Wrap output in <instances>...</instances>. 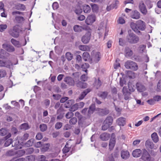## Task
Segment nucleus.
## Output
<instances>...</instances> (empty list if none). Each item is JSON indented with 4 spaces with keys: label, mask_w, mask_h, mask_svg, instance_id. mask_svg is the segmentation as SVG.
Wrapping results in <instances>:
<instances>
[{
    "label": "nucleus",
    "mask_w": 161,
    "mask_h": 161,
    "mask_svg": "<svg viewBox=\"0 0 161 161\" xmlns=\"http://www.w3.org/2000/svg\"><path fill=\"white\" fill-rule=\"evenodd\" d=\"M64 81L70 86H74L75 85V81L71 77L67 76L64 79Z\"/></svg>",
    "instance_id": "f8f14e48"
},
{
    "label": "nucleus",
    "mask_w": 161,
    "mask_h": 161,
    "mask_svg": "<svg viewBox=\"0 0 161 161\" xmlns=\"http://www.w3.org/2000/svg\"><path fill=\"white\" fill-rule=\"evenodd\" d=\"M82 56L83 59L85 61H86L89 58L90 55L89 53L87 52H84Z\"/></svg>",
    "instance_id": "58836bf2"
},
{
    "label": "nucleus",
    "mask_w": 161,
    "mask_h": 161,
    "mask_svg": "<svg viewBox=\"0 0 161 161\" xmlns=\"http://www.w3.org/2000/svg\"><path fill=\"white\" fill-rule=\"evenodd\" d=\"M121 156L123 159H126L130 156L129 153L127 151H122L121 152Z\"/></svg>",
    "instance_id": "6ab92c4d"
},
{
    "label": "nucleus",
    "mask_w": 161,
    "mask_h": 161,
    "mask_svg": "<svg viewBox=\"0 0 161 161\" xmlns=\"http://www.w3.org/2000/svg\"><path fill=\"white\" fill-rule=\"evenodd\" d=\"M15 8L17 10L24 11L25 9V5L20 3H18L15 5Z\"/></svg>",
    "instance_id": "bb28decb"
},
{
    "label": "nucleus",
    "mask_w": 161,
    "mask_h": 161,
    "mask_svg": "<svg viewBox=\"0 0 161 161\" xmlns=\"http://www.w3.org/2000/svg\"><path fill=\"white\" fill-rule=\"evenodd\" d=\"M18 62V61L16 60V63L14 64H13L11 62V61L8 60L4 62V65H5V66H4V67H5L8 68L10 69L14 65H15L16 64H17Z\"/></svg>",
    "instance_id": "aec40b11"
},
{
    "label": "nucleus",
    "mask_w": 161,
    "mask_h": 161,
    "mask_svg": "<svg viewBox=\"0 0 161 161\" xmlns=\"http://www.w3.org/2000/svg\"><path fill=\"white\" fill-rule=\"evenodd\" d=\"M137 90L140 92H142L145 90V87L139 83H137L136 84Z\"/></svg>",
    "instance_id": "393cba45"
},
{
    "label": "nucleus",
    "mask_w": 161,
    "mask_h": 161,
    "mask_svg": "<svg viewBox=\"0 0 161 161\" xmlns=\"http://www.w3.org/2000/svg\"><path fill=\"white\" fill-rule=\"evenodd\" d=\"M12 146L13 147H15V148L16 149L21 148V146L20 145L18 139H16L12 141Z\"/></svg>",
    "instance_id": "a211bd4d"
},
{
    "label": "nucleus",
    "mask_w": 161,
    "mask_h": 161,
    "mask_svg": "<svg viewBox=\"0 0 161 161\" xmlns=\"http://www.w3.org/2000/svg\"><path fill=\"white\" fill-rule=\"evenodd\" d=\"M102 84V82L100 80L99 78H98L97 80L95 79L94 85L97 89H98L101 86Z\"/></svg>",
    "instance_id": "4be33fe9"
},
{
    "label": "nucleus",
    "mask_w": 161,
    "mask_h": 161,
    "mask_svg": "<svg viewBox=\"0 0 161 161\" xmlns=\"http://www.w3.org/2000/svg\"><path fill=\"white\" fill-rule=\"evenodd\" d=\"M78 108V105L76 103L72 106L70 108V110L71 111L73 112L77 110Z\"/></svg>",
    "instance_id": "603ef678"
},
{
    "label": "nucleus",
    "mask_w": 161,
    "mask_h": 161,
    "mask_svg": "<svg viewBox=\"0 0 161 161\" xmlns=\"http://www.w3.org/2000/svg\"><path fill=\"white\" fill-rule=\"evenodd\" d=\"M6 75V71L4 70L0 69V79L5 76Z\"/></svg>",
    "instance_id": "6e6d98bb"
},
{
    "label": "nucleus",
    "mask_w": 161,
    "mask_h": 161,
    "mask_svg": "<svg viewBox=\"0 0 161 161\" xmlns=\"http://www.w3.org/2000/svg\"><path fill=\"white\" fill-rule=\"evenodd\" d=\"M85 23L87 25H90L91 24V16H88L85 20Z\"/></svg>",
    "instance_id": "338daca9"
},
{
    "label": "nucleus",
    "mask_w": 161,
    "mask_h": 161,
    "mask_svg": "<svg viewBox=\"0 0 161 161\" xmlns=\"http://www.w3.org/2000/svg\"><path fill=\"white\" fill-rule=\"evenodd\" d=\"M110 125L108 124L105 123L104 122L103 123V125H102V129L103 130H107L109 127Z\"/></svg>",
    "instance_id": "5fc2aeb1"
},
{
    "label": "nucleus",
    "mask_w": 161,
    "mask_h": 161,
    "mask_svg": "<svg viewBox=\"0 0 161 161\" xmlns=\"http://www.w3.org/2000/svg\"><path fill=\"white\" fill-rule=\"evenodd\" d=\"M115 139L114 137L110 139L109 144V148L110 150H111L113 149L115 145Z\"/></svg>",
    "instance_id": "f3484780"
},
{
    "label": "nucleus",
    "mask_w": 161,
    "mask_h": 161,
    "mask_svg": "<svg viewBox=\"0 0 161 161\" xmlns=\"http://www.w3.org/2000/svg\"><path fill=\"white\" fill-rule=\"evenodd\" d=\"M113 121V118L111 116H108L104 120V123L111 125L112 124Z\"/></svg>",
    "instance_id": "5701e85b"
},
{
    "label": "nucleus",
    "mask_w": 161,
    "mask_h": 161,
    "mask_svg": "<svg viewBox=\"0 0 161 161\" xmlns=\"http://www.w3.org/2000/svg\"><path fill=\"white\" fill-rule=\"evenodd\" d=\"M151 137L153 141L155 143L157 142L158 141V137L156 132H154L152 134Z\"/></svg>",
    "instance_id": "2f4dec72"
},
{
    "label": "nucleus",
    "mask_w": 161,
    "mask_h": 161,
    "mask_svg": "<svg viewBox=\"0 0 161 161\" xmlns=\"http://www.w3.org/2000/svg\"><path fill=\"white\" fill-rule=\"evenodd\" d=\"M15 19L18 23H20L23 21L24 19L22 16H18L15 17Z\"/></svg>",
    "instance_id": "ea45409f"
},
{
    "label": "nucleus",
    "mask_w": 161,
    "mask_h": 161,
    "mask_svg": "<svg viewBox=\"0 0 161 161\" xmlns=\"http://www.w3.org/2000/svg\"><path fill=\"white\" fill-rule=\"evenodd\" d=\"M110 136L109 134L104 132L100 136V138L103 141H107L109 139Z\"/></svg>",
    "instance_id": "2eb2a0df"
},
{
    "label": "nucleus",
    "mask_w": 161,
    "mask_h": 161,
    "mask_svg": "<svg viewBox=\"0 0 161 161\" xmlns=\"http://www.w3.org/2000/svg\"><path fill=\"white\" fill-rule=\"evenodd\" d=\"M91 56V64L97 63L100 60L101 55L100 52L93 50Z\"/></svg>",
    "instance_id": "7ed1b4c3"
},
{
    "label": "nucleus",
    "mask_w": 161,
    "mask_h": 161,
    "mask_svg": "<svg viewBox=\"0 0 161 161\" xmlns=\"http://www.w3.org/2000/svg\"><path fill=\"white\" fill-rule=\"evenodd\" d=\"M90 92V91L87 90L83 91L81 93L80 96L79 97V99L80 100L83 99L84 97L87 95V94Z\"/></svg>",
    "instance_id": "7c9ffc66"
},
{
    "label": "nucleus",
    "mask_w": 161,
    "mask_h": 161,
    "mask_svg": "<svg viewBox=\"0 0 161 161\" xmlns=\"http://www.w3.org/2000/svg\"><path fill=\"white\" fill-rule=\"evenodd\" d=\"M74 115L73 113L72 112H68L66 114L65 116L67 119H70Z\"/></svg>",
    "instance_id": "680f3d73"
},
{
    "label": "nucleus",
    "mask_w": 161,
    "mask_h": 161,
    "mask_svg": "<svg viewBox=\"0 0 161 161\" xmlns=\"http://www.w3.org/2000/svg\"><path fill=\"white\" fill-rule=\"evenodd\" d=\"M139 38L133 33L128 32V34L126 36V42L130 44H135L139 41Z\"/></svg>",
    "instance_id": "f03ea898"
},
{
    "label": "nucleus",
    "mask_w": 161,
    "mask_h": 161,
    "mask_svg": "<svg viewBox=\"0 0 161 161\" xmlns=\"http://www.w3.org/2000/svg\"><path fill=\"white\" fill-rule=\"evenodd\" d=\"M77 122V119L75 117H73L71 118L69 121V123L71 125H74Z\"/></svg>",
    "instance_id": "13d9d810"
},
{
    "label": "nucleus",
    "mask_w": 161,
    "mask_h": 161,
    "mask_svg": "<svg viewBox=\"0 0 161 161\" xmlns=\"http://www.w3.org/2000/svg\"><path fill=\"white\" fill-rule=\"evenodd\" d=\"M34 149L32 147H30L25 149V151L28 154H32L34 152Z\"/></svg>",
    "instance_id": "4d7b16f0"
},
{
    "label": "nucleus",
    "mask_w": 161,
    "mask_h": 161,
    "mask_svg": "<svg viewBox=\"0 0 161 161\" xmlns=\"http://www.w3.org/2000/svg\"><path fill=\"white\" fill-rule=\"evenodd\" d=\"M7 25L6 24L0 25V32H3L7 28Z\"/></svg>",
    "instance_id": "8fccbe9b"
},
{
    "label": "nucleus",
    "mask_w": 161,
    "mask_h": 161,
    "mask_svg": "<svg viewBox=\"0 0 161 161\" xmlns=\"http://www.w3.org/2000/svg\"><path fill=\"white\" fill-rule=\"evenodd\" d=\"M142 154V151L140 149H136L134 150L132 152V155L134 157H139Z\"/></svg>",
    "instance_id": "dca6fc26"
},
{
    "label": "nucleus",
    "mask_w": 161,
    "mask_h": 161,
    "mask_svg": "<svg viewBox=\"0 0 161 161\" xmlns=\"http://www.w3.org/2000/svg\"><path fill=\"white\" fill-rule=\"evenodd\" d=\"M139 8L140 11L143 15H146L147 12V9L143 1L140 2L139 5Z\"/></svg>",
    "instance_id": "0eeeda50"
},
{
    "label": "nucleus",
    "mask_w": 161,
    "mask_h": 161,
    "mask_svg": "<svg viewBox=\"0 0 161 161\" xmlns=\"http://www.w3.org/2000/svg\"><path fill=\"white\" fill-rule=\"evenodd\" d=\"M125 66L127 69H130L134 71H136L138 69L137 64L135 62L131 60H128L125 63Z\"/></svg>",
    "instance_id": "20e7f679"
},
{
    "label": "nucleus",
    "mask_w": 161,
    "mask_h": 161,
    "mask_svg": "<svg viewBox=\"0 0 161 161\" xmlns=\"http://www.w3.org/2000/svg\"><path fill=\"white\" fill-rule=\"evenodd\" d=\"M99 114L101 116H103L108 114L109 112L108 110L105 109L98 108Z\"/></svg>",
    "instance_id": "412c9836"
},
{
    "label": "nucleus",
    "mask_w": 161,
    "mask_h": 161,
    "mask_svg": "<svg viewBox=\"0 0 161 161\" xmlns=\"http://www.w3.org/2000/svg\"><path fill=\"white\" fill-rule=\"evenodd\" d=\"M34 139H31L27 142L24 144V146L25 147H29L31 146L34 142Z\"/></svg>",
    "instance_id": "c756f323"
},
{
    "label": "nucleus",
    "mask_w": 161,
    "mask_h": 161,
    "mask_svg": "<svg viewBox=\"0 0 161 161\" xmlns=\"http://www.w3.org/2000/svg\"><path fill=\"white\" fill-rule=\"evenodd\" d=\"M2 48L7 51L12 52L15 51V48L12 45L7 43H4L2 45Z\"/></svg>",
    "instance_id": "6e6552de"
},
{
    "label": "nucleus",
    "mask_w": 161,
    "mask_h": 161,
    "mask_svg": "<svg viewBox=\"0 0 161 161\" xmlns=\"http://www.w3.org/2000/svg\"><path fill=\"white\" fill-rule=\"evenodd\" d=\"M117 6L115 4H113L112 3L109 6H107L106 9L107 11H109L111 10L114 8H117Z\"/></svg>",
    "instance_id": "4c0bfd02"
},
{
    "label": "nucleus",
    "mask_w": 161,
    "mask_h": 161,
    "mask_svg": "<svg viewBox=\"0 0 161 161\" xmlns=\"http://www.w3.org/2000/svg\"><path fill=\"white\" fill-rule=\"evenodd\" d=\"M35 156L30 155L25 158L26 161H35Z\"/></svg>",
    "instance_id": "e433bc0d"
},
{
    "label": "nucleus",
    "mask_w": 161,
    "mask_h": 161,
    "mask_svg": "<svg viewBox=\"0 0 161 161\" xmlns=\"http://www.w3.org/2000/svg\"><path fill=\"white\" fill-rule=\"evenodd\" d=\"M81 67L84 69L83 70L84 71L86 72L87 71L86 69L88 67V64L86 63H85L81 65Z\"/></svg>",
    "instance_id": "0e129e2a"
},
{
    "label": "nucleus",
    "mask_w": 161,
    "mask_h": 161,
    "mask_svg": "<svg viewBox=\"0 0 161 161\" xmlns=\"http://www.w3.org/2000/svg\"><path fill=\"white\" fill-rule=\"evenodd\" d=\"M25 152L23 150H19L16 152V154H17L19 157H21L25 153Z\"/></svg>",
    "instance_id": "49530a36"
},
{
    "label": "nucleus",
    "mask_w": 161,
    "mask_h": 161,
    "mask_svg": "<svg viewBox=\"0 0 161 161\" xmlns=\"http://www.w3.org/2000/svg\"><path fill=\"white\" fill-rule=\"evenodd\" d=\"M49 147V144L48 143L44 145L42 148V151H46L48 150Z\"/></svg>",
    "instance_id": "bf43d9fd"
},
{
    "label": "nucleus",
    "mask_w": 161,
    "mask_h": 161,
    "mask_svg": "<svg viewBox=\"0 0 161 161\" xmlns=\"http://www.w3.org/2000/svg\"><path fill=\"white\" fill-rule=\"evenodd\" d=\"M108 94V92L107 91L101 92L98 94V96L102 98L103 99H105L107 97Z\"/></svg>",
    "instance_id": "b1692460"
},
{
    "label": "nucleus",
    "mask_w": 161,
    "mask_h": 161,
    "mask_svg": "<svg viewBox=\"0 0 161 161\" xmlns=\"http://www.w3.org/2000/svg\"><path fill=\"white\" fill-rule=\"evenodd\" d=\"M79 48L80 50L83 51H87L89 49V47L86 45H80L79 46Z\"/></svg>",
    "instance_id": "37998d69"
},
{
    "label": "nucleus",
    "mask_w": 161,
    "mask_h": 161,
    "mask_svg": "<svg viewBox=\"0 0 161 161\" xmlns=\"http://www.w3.org/2000/svg\"><path fill=\"white\" fill-rule=\"evenodd\" d=\"M125 56L127 58L131 57L133 53L131 49L128 47H125Z\"/></svg>",
    "instance_id": "ddd939ff"
},
{
    "label": "nucleus",
    "mask_w": 161,
    "mask_h": 161,
    "mask_svg": "<svg viewBox=\"0 0 161 161\" xmlns=\"http://www.w3.org/2000/svg\"><path fill=\"white\" fill-rule=\"evenodd\" d=\"M20 129L24 130H27L29 128L28 125L27 123H25L22 124L20 126Z\"/></svg>",
    "instance_id": "a18cd8bd"
},
{
    "label": "nucleus",
    "mask_w": 161,
    "mask_h": 161,
    "mask_svg": "<svg viewBox=\"0 0 161 161\" xmlns=\"http://www.w3.org/2000/svg\"><path fill=\"white\" fill-rule=\"evenodd\" d=\"M141 158L144 161H151L150 155L145 149L143 150Z\"/></svg>",
    "instance_id": "423d86ee"
},
{
    "label": "nucleus",
    "mask_w": 161,
    "mask_h": 161,
    "mask_svg": "<svg viewBox=\"0 0 161 161\" xmlns=\"http://www.w3.org/2000/svg\"><path fill=\"white\" fill-rule=\"evenodd\" d=\"M116 122L119 126H123L126 124V119L123 117H120L117 119Z\"/></svg>",
    "instance_id": "9d476101"
},
{
    "label": "nucleus",
    "mask_w": 161,
    "mask_h": 161,
    "mask_svg": "<svg viewBox=\"0 0 161 161\" xmlns=\"http://www.w3.org/2000/svg\"><path fill=\"white\" fill-rule=\"evenodd\" d=\"M15 154H16V152L12 150L8 151L6 153V155L9 156L14 155Z\"/></svg>",
    "instance_id": "052dcab7"
},
{
    "label": "nucleus",
    "mask_w": 161,
    "mask_h": 161,
    "mask_svg": "<svg viewBox=\"0 0 161 161\" xmlns=\"http://www.w3.org/2000/svg\"><path fill=\"white\" fill-rule=\"evenodd\" d=\"M145 145L147 148L152 149H153L154 147L153 142L150 140H147L146 142Z\"/></svg>",
    "instance_id": "cd10ccee"
},
{
    "label": "nucleus",
    "mask_w": 161,
    "mask_h": 161,
    "mask_svg": "<svg viewBox=\"0 0 161 161\" xmlns=\"http://www.w3.org/2000/svg\"><path fill=\"white\" fill-rule=\"evenodd\" d=\"M68 145V143H66L65 147L63 149V152L64 153H66L68 152L70 150V147L67 146Z\"/></svg>",
    "instance_id": "de8ad7c7"
},
{
    "label": "nucleus",
    "mask_w": 161,
    "mask_h": 161,
    "mask_svg": "<svg viewBox=\"0 0 161 161\" xmlns=\"http://www.w3.org/2000/svg\"><path fill=\"white\" fill-rule=\"evenodd\" d=\"M65 57L69 61L72 59L73 58V55L70 52H67L65 54Z\"/></svg>",
    "instance_id": "f704fd0d"
},
{
    "label": "nucleus",
    "mask_w": 161,
    "mask_h": 161,
    "mask_svg": "<svg viewBox=\"0 0 161 161\" xmlns=\"http://www.w3.org/2000/svg\"><path fill=\"white\" fill-rule=\"evenodd\" d=\"M12 142V140L11 139H9L5 142L4 143V146L5 147H8L9 146Z\"/></svg>",
    "instance_id": "e2e57ef3"
},
{
    "label": "nucleus",
    "mask_w": 161,
    "mask_h": 161,
    "mask_svg": "<svg viewBox=\"0 0 161 161\" xmlns=\"http://www.w3.org/2000/svg\"><path fill=\"white\" fill-rule=\"evenodd\" d=\"M122 92L124 95V98L125 100H128L130 97V93L129 92L127 88L124 87L123 88Z\"/></svg>",
    "instance_id": "1a4fd4ad"
},
{
    "label": "nucleus",
    "mask_w": 161,
    "mask_h": 161,
    "mask_svg": "<svg viewBox=\"0 0 161 161\" xmlns=\"http://www.w3.org/2000/svg\"><path fill=\"white\" fill-rule=\"evenodd\" d=\"M91 8L93 12L96 13H97L99 9V7L97 5L95 4H91Z\"/></svg>",
    "instance_id": "473e14b6"
},
{
    "label": "nucleus",
    "mask_w": 161,
    "mask_h": 161,
    "mask_svg": "<svg viewBox=\"0 0 161 161\" xmlns=\"http://www.w3.org/2000/svg\"><path fill=\"white\" fill-rule=\"evenodd\" d=\"M40 128L42 131H44L47 130V126L46 124H42L40 125Z\"/></svg>",
    "instance_id": "09e8293b"
},
{
    "label": "nucleus",
    "mask_w": 161,
    "mask_h": 161,
    "mask_svg": "<svg viewBox=\"0 0 161 161\" xmlns=\"http://www.w3.org/2000/svg\"><path fill=\"white\" fill-rule=\"evenodd\" d=\"M52 7L54 10L57 9L58 7V3L55 2L52 5Z\"/></svg>",
    "instance_id": "774afa93"
},
{
    "label": "nucleus",
    "mask_w": 161,
    "mask_h": 161,
    "mask_svg": "<svg viewBox=\"0 0 161 161\" xmlns=\"http://www.w3.org/2000/svg\"><path fill=\"white\" fill-rule=\"evenodd\" d=\"M11 42L15 46L17 47H20L21 46V44L19 43V41L13 38L11 40Z\"/></svg>",
    "instance_id": "a878e982"
},
{
    "label": "nucleus",
    "mask_w": 161,
    "mask_h": 161,
    "mask_svg": "<svg viewBox=\"0 0 161 161\" xmlns=\"http://www.w3.org/2000/svg\"><path fill=\"white\" fill-rule=\"evenodd\" d=\"M83 114L87 118H89L91 116V106L88 108H85L81 111Z\"/></svg>",
    "instance_id": "9b49d317"
},
{
    "label": "nucleus",
    "mask_w": 161,
    "mask_h": 161,
    "mask_svg": "<svg viewBox=\"0 0 161 161\" xmlns=\"http://www.w3.org/2000/svg\"><path fill=\"white\" fill-rule=\"evenodd\" d=\"M62 126V123L60 122L57 123L55 125V128L57 129H60Z\"/></svg>",
    "instance_id": "69168bd1"
},
{
    "label": "nucleus",
    "mask_w": 161,
    "mask_h": 161,
    "mask_svg": "<svg viewBox=\"0 0 161 161\" xmlns=\"http://www.w3.org/2000/svg\"><path fill=\"white\" fill-rule=\"evenodd\" d=\"M7 130L5 128H2L0 130V135L4 136L7 134Z\"/></svg>",
    "instance_id": "3c124183"
},
{
    "label": "nucleus",
    "mask_w": 161,
    "mask_h": 161,
    "mask_svg": "<svg viewBox=\"0 0 161 161\" xmlns=\"http://www.w3.org/2000/svg\"><path fill=\"white\" fill-rule=\"evenodd\" d=\"M130 16L132 19H138L140 17V14L137 10H134L132 11Z\"/></svg>",
    "instance_id": "4468645a"
},
{
    "label": "nucleus",
    "mask_w": 161,
    "mask_h": 161,
    "mask_svg": "<svg viewBox=\"0 0 161 161\" xmlns=\"http://www.w3.org/2000/svg\"><path fill=\"white\" fill-rule=\"evenodd\" d=\"M130 26L132 29L137 34L141 33L139 30L143 31L146 29L145 22L141 20L137 21L136 23L131 22Z\"/></svg>",
    "instance_id": "f257e3e1"
},
{
    "label": "nucleus",
    "mask_w": 161,
    "mask_h": 161,
    "mask_svg": "<svg viewBox=\"0 0 161 161\" xmlns=\"http://www.w3.org/2000/svg\"><path fill=\"white\" fill-rule=\"evenodd\" d=\"M6 53V52L3 49L0 50V58H4L5 57Z\"/></svg>",
    "instance_id": "864d4df0"
},
{
    "label": "nucleus",
    "mask_w": 161,
    "mask_h": 161,
    "mask_svg": "<svg viewBox=\"0 0 161 161\" xmlns=\"http://www.w3.org/2000/svg\"><path fill=\"white\" fill-rule=\"evenodd\" d=\"M38 161H48L46 159V157L43 155H40L38 156L37 158Z\"/></svg>",
    "instance_id": "79ce46f5"
},
{
    "label": "nucleus",
    "mask_w": 161,
    "mask_h": 161,
    "mask_svg": "<svg viewBox=\"0 0 161 161\" xmlns=\"http://www.w3.org/2000/svg\"><path fill=\"white\" fill-rule=\"evenodd\" d=\"M77 86L81 88H85L87 87V84L85 82L79 81L76 84Z\"/></svg>",
    "instance_id": "c85d7f7f"
},
{
    "label": "nucleus",
    "mask_w": 161,
    "mask_h": 161,
    "mask_svg": "<svg viewBox=\"0 0 161 161\" xmlns=\"http://www.w3.org/2000/svg\"><path fill=\"white\" fill-rule=\"evenodd\" d=\"M74 30L75 32H80L83 29L82 27L79 25H75L74 27Z\"/></svg>",
    "instance_id": "72a5a7b5"
},
{
    "label": "nucleus",
    "mask_w": 161,
    "mask_h": 161,
    "mask_svg": "<svg viewBox=\"0 0 161 161\" xmlns=\"http://www.w3.org/2000/svg\"><path fill=\"white\" fill-rule=\"evenodd\" d=\"M74 101L73 100H69L65 104V107L66 108H69L73 104Z\"/></svg>",
    "instance_id": "c9c22d12"
},
{
    "label": "nucleus",
    "mask_w": 161,
    "mask_h": 161,
    "mask_svg": "<svg viewBox=\"0 0 161 161\" xmlns=\"http://www.w3.org/2000/svg\"><path fill=\"white\" fill-rule=\"evenodd\" d=\"M83 9L85 13H88L90 12V7L88 5H85L83 7Z\"/></svg>",
    "instance_id": "a19ab883"
},
{
    "label": "nucleus",
    "mask_w": 161,
    "mask_h": 161,
    "mask_svg": "<svg viewBox=\"0 0 161 161\" xmlns=\"http://www.w3.org/2000/svg\"><path fill=\"white\" fill-rule=\"evenodd\" d=\"M9 34L12 36L17 38L19 36V29L17 25H15L13 29H10L8 31Z\"/></svg>",
    "instance_id": "39448f33"
},
{
    "label": "nucleus",
    "mask_w": 161,
    "mask_h": 161,
    "mask_svg": "<svg viewBox=\"0 0 161 161\" xmlns=\"http://www.w3.org/2000/svg\"><path fill=\"white\" fill-rule=\"evenodd\" d=\"M81 41L83 43L86 44L89 42V39L88 37L86 36H84L82 38Z\"/></svg>",
    "instance_id": "c03bdc74"
}]
</instances>
